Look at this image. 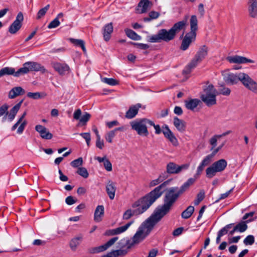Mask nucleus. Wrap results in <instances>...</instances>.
<instances>
[{
    "instance_id": "f257e3e1",
    "label": "nucleus",
    "mask_w": 257,
    "mask_h": 257,
    "mask_svg": "<svg viewBox=\"0 0 257 257\" xmlns=\"http://www.w3.org/2000/svg\"><path fill=\"white\" fill-rule=\"evenodd\" d=\"M171 180L169 179L165 181L146 195L135 201L132 205V208H134V210L139 214L146 211L157 199L162 196L164 192L162 190L163 188L169 185Z\"/></svg>"
},
{
    "instance_id": "f03ea898",
    "label": "nucleus",
    "mask_w": 257,
    "mask_h": 257,
    "mask_svg": "<svg viewBox=\"0 0 257 257\" xmlns=\"http://www.w3.org/2000/svg\"><path fill=\"white\" fill-rule=\"evenodd\" d=\"M171 209V208L164 202L163 204L156 209L154 213L143 222L139 227L146 233V234L149 235L155 225L168 214Z\"/></svg>"
},
{
    "instance_id": "7ed1b4c3",
    "label": "nucleus",
    "mask_w": 257,
    "mask_h": 257,
    "mask_svg": "<svg viewBox=\"0 0 257 257\" xmlns=\"http://www.w3.org/2000/svg\"><path fill=\"white\" fill-rule=\"evenodd\" d=\"M195 180V178H191L179 188L178 187H172L167 189L163 197V202L166 203L172 208L180 196L187 190L190 186L194 184Z\"/></svg>"
},
{
    "instance_id": "20e7f679",
    "label": "nucleus",
    "mask_w": 257,
    "mask_h": 257,
    "mask_svg": "<svg viewBox=\"0 0 257 257\" xmlns=\"http://www.w3.org/2000/svg\"><path fill=\"white\" fill-rule=\"evenodd\" d=\"M208 48L206 46L203 45L200 47L194 58L185 67L183 72L185 74L189 73L192 69L195 68L198 64L200 63L206 58L208 55Z\"/></svg>"
},
{
    "instance_id": "39448f33",
    "label": "nucleus",
    "mask_w": 257,
    "mask_h": 257,
    "mask_svg": "<svg viewBox=\"0 0 257 257\" xmlns=\"http://www.w3.org/2000/svg\"><path fill=\"white\" fill-rule=\"evenodd\" d=\"M218 92L212 84H208L204 88L203 92L200 96L202 101L208 106L216 103V96Z\"/></svg>"
},
{
    "instance_id": "423d86ee",
    "label": "nucleus",
    "mask_w": 257,
    "mask_h": 257,
    "mask_svg": "<svg viewBox=\"0 0 257 257\" xmlns=\"http://www.w3.org/2000/svg\"><path fill=\"white\" fill-rule=\"evenodd\" d=\"M175 37L171 29H162L158 33L148 37V42L151 43H159L161 41L168 42L173 40Z\"/></svg>"
},
{
    "instance_id": "0eeeda50",
    "label": "nucleus",
    "mask_w": 257,
    "mask_h": 257,
    "mask_svg": "<svg viewBox=\"0 0 257 257\" xmlns=\"http://www.w3.org/2000/svg\"><path fill=\"white\" fill-rule=\"evenodd\" d=\"M147 124H153V121L147 118H143L130 122V125L133 130L135 131L139 135L145 137L149 135Z\"/></svg>"
},
{
    "instance_id": "6e6552de",
    "label": "nucleus",
    "mask_w": 257,
    "mask_h": 257,
    "mask_svg": "<svg viewBox=\"0 0 257 257\" xmlns=\"http://www.w3.org/2000/svg\"><path fill=\"white\" fill-rule=\"evenodd\" d=\"M41 71L44 73L46 71V70L44 66L36 62L29 61L25 62L23 67L20 68L17 71L16 76H21L29 73L30 71Z\"/></svg>"
},
{
    "instance_id": "1a4fd4ad",
    "label": "nucleus",
    "mask_w": 257,
    "mask_h": 257,
    "mask_svg": "<svg viewBox=\"0 0 257 257\" xmlns=\"http://www.w3.org/2000/svg\"><path fill=\"white\" fill-rule=\"evenodd\" d=\"M227 165L224 159H220L214 162L206 169V175L208 178H212L216 175V173L222 172Z\"/></svg>"
},
{
    "instance_id": "9d476101",
    "label": "nucleus",
    "mask_w": 257,
    "mask_h": 257,
    "mask_svg": "<svg viewBox=\"0 0 257 257\" xmlns=\"http://www.w3.org/2000/svg\"><path fill=\"white\" fill-rule=\"evenodd\" d=\"M241 82L246 89L257 94V82L248 74L243 73Z\"/></svg>"
},
{
    "instance_id": "9b49d317",
    "label": "nucleus",
    "mask_w": 257,
    "mask_h": 257,
    "mask_svg": "<svg viewBox=\"0 0 257 257\" xmlns=\"http://www.w3.org/2000/svg\"><path fill=\"white\" fill-rule=\"evenodd\" d=\"M244 73H226L224 74V81L229 84H237L239 81H241L243 75Z\"/></svg>"
},
{
    "instance_id": "f8f14e48",
    "label": "nucleus",
    "mask_w": 257,
    "mask_h": 257,
    "mask_svg": "<svg viewBox=\"0 0 257 257\" xmlns=\"http://www.w3.org/2000/svg\"><path fill=\"white\" fill-rule=\"evenodd\" d=\"M23 20L24 16L23 13L21 12L19 13L16 20L9 27V32L12 34H16L21 29Z\"/></svg>"
},
{
    "instance_id": "ddd939ff",
    "label": "nucleus",
    "mask_w": 257,
    "mask_h": 257,
    "mask_svg": "<svg viewBox=\"0 0 257 257\" xmlns=\"http://www.w3.org/2000/svg\"><path fill=\"white\" fill-rule=\"evenodd\" d=\"M189 164H183L181 166L170 162L167 166V172L169 174H178L183 170H186L189 167Z\"/></svg>"
},
{
    "instance_id": "4468645a",
    "label": "nucleus",
    "mask_w": 257,
    "mask_h": 257,
    "mask_svg": "<svg viewBox=\"0 0 257 257\" xmlns=\"http://www.w3.org/2000/svg\"><path fill=\"white\" fill-rule=\"evenodd\" d=\"M118 237H113L105 244L99 246L91 248L90 250V252L91 253H95L106 250L107 248L112 246L118 240Z\"/></svg>"
},
{
    "instance_id": "2eb2a0df",
    "label": "nucleus",
    "mask_w": 257,
    "mask_h": 257,
    "mask_svg": "<svg viewBox=\"0 0 257 257\" xmlns=\"http://www.w3.org/2000/svg\"><path fill=\"white\" fill-rule=\"evenodd\" d=\"M148 235V234H146V233H145L143 230L139 227L136 233L131 240V244H130V247H133L135 244L139 243L142 241Z\"/></svg>"
},
{
    "instance_id": "dca6fc26",
    "label": "nucleus",
    "mask_w": 257,
    "mask_h": 257,
    "mask_svg": "<svg viewBox=\"0 0 257 257\" xmlns=\"http://www.w3.org/2000/svg\"><path fill=\"white\" fill-rule=\"evenodd\" d=\"M196 37V34L189 33H187L182 40L180 48V49L183 51L188 49L191 43L195 40Z\"/></svg>"
},
{
    "instance_id": "f3484780",
    "label": "nucleus",
    "mask_w": 257,
    "mask_h": 257,
    "mask_svg": "<svg viewBox=\"0 0 257 257\" xmlns=\"http://www.w3.org/2000/svg\"><path fill=\"white\" fill-rule=\"evenodd\" d=\"M162 132L164 136L169 140L173 146H177L178 145L179 143L177 138L167 125L165 124L162 126Z\"/></svg>"
},
{
    "instance_id": "a211bd4d",
    "label": "nucleus",
    "mask_w": 257,
    "mask_h": 257,
    "mask_svg": "<svg viewBox=\"0 0 257 257\" xmlns=\"http://www.w3.org/2000/svg\"><path fill=\"white\" fill-rule=\"evenodd\" d=\"M52 66L55 70L61 75H65L69 73L70 68L65 63L53 62L52 63Z\"/></svg>"
},
{
    "instance_id": "6ab92c4d",
    "label": "nucleus",
    "mask_w": 257,
    "mask_h": 257,
    "mask_svg": "<svg viewBox=\"0 0 257 257\" xmlns=\"http://www.w3.org/2000/svg\"><path fill=\"white\" fill-rule=\"evenodd\" d=\"M26 115V112H24L22 116L19 118L17 122L12 126V131H13L15 130L18 126L20 124L17 130V133L19 134H22L23 133L27 123V120L24 119Z\"/></svg>"
},
{
    "instance_id": "aec40b11",
    "label": "nucleus",
    "mask_w": 257,
    "mask_h": 257,
    "mask_svg": "<svg viewBox=\"0 0 257 257\" xmlns=\"http://www.w3.org/2000/svg\"><path fill=\"white\" fill-rule=\"evenodd\" d=\"M226 59L231 63L244 64L254 63V61L250 59L238 55L229 56L226 58Z\"/></svg>"
},
{
    "instance_id": "412c9836",
    "label": "nucleus",
    "mask_w": 257,
    "mask_h": 257,
    "mask_svg": "<svg viewBox=\"0 0 257 257\" xmlns=\"http://www.w3.org/2000/svg\"><path fill=\"white\" fill-rule=\"evenodd\" d=\"M35 130L39 133L40 136L43 139L50 140L53 137V135L43 125L40 124L36 125Z\"/></svg>"
},
{
    "instance_id": "4be33fe9",
    "label": "nucleus",
    "mask_w": 257,
    "mask_h": 257,
    "mask_svg": "<svg viewBox=\"0 0 257 257\" xmlns=\"http://www.w3.org/2000/svg\"><path fill=\"white\" fill-rule=\"evenodd\" d=\"M188 16H185L184 19L175 23L171 28L174 35L180 32L182 30H184L187 26Z\"/></svg>"
},
{
    "instance_id": "5701e85b",
    "label": "nucleus",
    "mask_w": 257,
    "mask_h": 257,
    "mask_svg": "<svg viewBox=\"0 0 257 257\" xmlns=\"http://www.w3.org/2000/svg\"><path fill=\"white\" fill-rule=\"evenodd\" d=\"M152 6V3L149 0H141L136 9L139 14L145 13Z\"/></svg>"
},
{
    "instance_id": "b1692460",
    "label": "nucleus",
    "mask_w": 257,
    "mask_h": 257,
    "mask_svg": "<svg viewBox=\"0 0 257 257\" xmlns=\"http://www.w3.org/2000/svg\"><path fill=\"white\" fill-rule=\"evenodd\" d=\"M116 189L115 183L111 180L108 181L106 185V191L110 199L114 198Z\"/></svg>"
},
{
    "instance_id": "393cba45",
    "label": "nucleus",
    "mask_w": 257,
    "mask_h": 257,
    "mask_svg": "<svg viewBox=\"0 0 257 257\" xmlns=\"http://www.w3.org/2000/svg\"><path fill=\"white\" fill-rule=\"evenodd\" d=\"M142 106L141 104L137 103L136 105L131 106L126 112L125 117L128 119H132L136 116L138 110Z\"/></svg>"
},
{
    "instance_id": "a878e982",
    "label": "nucleus",
    "mask_w": 257,
    "mask_h": 257,
    "mask_svg": "<svg viewBox=\"0 0 257 257\" xmlns=\"http://www.w3.org/2000/svg\"><path fill=\"white\" fill-rule=\"evenodd\" d=\"M248 11L251 17H257V0H248Z\"/></svg>"
},
{
    "instance_id": "bb28decb",
    "label": "nucleus",
    "mask_w": 257,
    "mask_h": 257,
    "mask_svg": "<svg viewBox=\"0 0 257 257\" xmlns=\"http://www.w3.org/2000/svg\"><path fill=\"white\" fill-rule=\"evenodd\" d=\"M200 102V100L197 98L189 99L184 101L185 106L186 108L192 111H193Z\"/></svg>"
},
{
    "instance_id": "cd10ccee",
    "label": "nucleus",
    "mask_w": 257,
    "mask_h": 257,
    "mask_svg": "<svg viewBox=\"0 0 257 257\" xmlns=\"http://www.w3.org/2000/svg\"><path fill=\"white\" fill-rule=\"evenodd\" d=\"M113 26L112 23L105 25L103 28V35L104 40L108 41L110 38L111 33L113 32Z\"/></svg>"
},
{
    "instance_id": "c85d7f7f",
    "label": "nucleus",
    "mask_w": 257,
    "mask_h": 257,
    "mask_svg": "<svg viewBox=\"0 0 257 257\" xmlns=\"http://www.w3.org/2000/svg\"><path fill=\"white\" fill-rule=\"evenodd\" d=\"M25 90L20 86L15 87L12 89L9 93V97L11 99L14 98L19 95L25 94Z\"/></svg>"
},
{
    "instance_id": "c756f323",
    "label": "nucleus",
    "mask_w": 257,
    "mask_h": 257,
    "mask_svg": "<svg viewBox=\"0 0 257 257\" xmlns=\"http://www.w3.org/2000/svg\"><path fill=\"white\" fill-rule=\"evenodd\" d=\"M94 159L98 161L99 163H103V166L107 171L110 172L112 171V164L106 156L103 157H95Z\"/></svg>"
},
{
    "instance_id": "7c9ffc66",
    "label": "nucleus",
    "mask_w": 257,
    "mask_h": 257,
    "mask_svg": "<svg viewBox=\"0 0 257 257\" xmlns=\"http://www.w3.org/2000/svg\"><path fill=\"white\" fill-rule=\"evenodd\" d=\"M173 124L179 132L183 133L185 131V122L178 117L176 116L174 117Z\"/></svg>"
},
{
    "instance_id": "2f4dec72",
    "label": "nucleus",
    "mask_w": 257,
    "mask_h": 257,
    "mask_svg": "<svg viewBox=\"0 0 257 257\" xmlns=\"http://www.w3.org/2000/svg\"><path fill=\"white\" fill-rule=\"evenodd\" d=\"M104 208L103 205H98L95 209L94 214V220L96 222H100L104 215Z\"/></svg>"
},
{
    "instance_id": "473e14b6",
    "label": "nucleus",
    "mask_w": 257,
    "mask_h": 257,
    "mask_svg": "<svg viewBox=\"0 0 257 257\" xmlns=\"http://www.w3.org/2000/svg\"><path fill=\"white\" fill-rule=\"evenodd\" d=\"M23 102V99L21 100L18 104L15 105L10 110V113L7 114L8 115V118L10 121H12L15 116L20 109L21 106Z\"/></svg>"
},
{
    "instance_id": "72a5a7b5",
    "label": "nucleus",
    "mask_w": 257,
    "mask_h": 257,
    "mask_svg": "<svg viewBox=\"0 0 257 257\" xmlns=\"http://www.w3.org/2000/svg\"><path fill=\"white\" fill-rule=\"evenodd\" d=\"M83 236L81 234L77 236L73 237L70 241V247L71 249L75 251L77 246L80 244L81 240H82Z\"/></svg>"
},
{
    "instance_id": "f704fd0d",
    "label": "nucleus",
    "mask_w": 257,
    "mask_h": 257,
    "mask_svg": "<svg viewBox=\"0 0 257 257\" xmlns=\"http://www.w3.org/2000/svg\"><path fill=\"white\" fill-rule=\"evenodd\" d=\"M190 23L191 31L189 33H192L196 35V32L198 29V21L196 16L193 15L191 16L190 20Z\"/></svg>"
},
{
    "instance_id": "c9c22d12",
    "label": "nucleus",
    "mask_w": 257,
    "mask_h": 257,
    "mask_svg": "<svg viewBox=\"0 0 257 257\" xmlns=\"http://www.w3.org/2000/svg\"><path fill=\"white\" fill-rule=\"evenodd\" d=\"M17 71H15L14 68L12 67H6L0 70V77H2L6 75H13L15 77H19L16 76Z\"/></svg>"
},
{
    "instance_id": "e433bc0d",
    "label": "nucleus",
    "mask_w": 257,
    "mask_h": 257,
    "mask_svg": "<svg viewBox=\"0 0 257 257\" xmlns=\"http://www.w3.org/2000/svg\"><path fill=\"white\" fill-rule=\"evenodd\" d=\"M128 250L127 249H119L112 250L108 252V257H118L119 256H124L127 254Z\"/></svg>"
},
{
    "instance_id": "4c0bfd02",
    "label": "nucleus",
    "mask_w": 257,
    "mask_h": 257,
    "mask_svg": "<svg viewBox=\"0 0 257 257\" xmlns=\"http://www.w3.org/2000/svg\"><path fill=\"white\" fill-rule=\"evenodd\" d=\"M130 244H131V239L126 238L121 239L117 243L118 248L120 249H127V250L132 247H130Z\"/></svg>"
},
{
    "instance_id": "58836bf2",
    "label": "nucleus",
    "mask_w": 257,
    "mask_h": 257,
    "mask_svg": "<svg viewBox=\"0 0 257 257\" xmlns=\"http://www.w3.org/2000/svg\"><path fill=\"white\" fill-rule=\"evenodd\" d=\"M125 32L126 36L133 40L139 41L141 40V37L132 30L125 29Z\"/></svg>"
},
{
    "instance_id": "ea45409f",
    "label": "nucleus",
    "mask_w": 257,
    "mask_h": 257,
    "mask_svg": "<svg viewBox=\"0 0 257 257\" xmlns=\"http://www.w3.org/2000/svg\"><path fill=\"white\" fill-rule=\"evenodd\" d=\"M251 219H249L246 220V221H241L236 224L235 227L237 229V231H239L240 232H243L245 231L247 228V225H246V223L251 221Z\"/></svg>"
},
{
    "instance_id": "a19ab883",
    "label": "nucleus",
    "mask_w": 257,
    "mask_h": 257,
    "mask_svg": "<svg viewBox=\"0 0 257 257\" xmlns=\"http://www.w3.org/2000/svg\"><path fill=\"white\" fill-rule=\"evenodd\" d=\"M70 41L74 45L77 46H80L84 53L86 52V50L85 47V43L84 41L81 39H75L73 38H70Z\"/></svg>"
},
{
    "instance_id": "79ce46f5",
    "label": "nucleus",
    "mask_w": 257,
    "mask_h": 257,
    "mask_svg": "<svg viewBox=\"0 0 257 257\" xmlns=\"http://www.w3.org/2000/svg\"><path fill=\"white\" fill-rule=\"evenodd\" d=\"M194 211V207L192 206H188L181 214V216L183 218L188 219L193 214Z\"/></svg>"
},
{
    "instance_id": "37998d69",
    "label": "nucleus",
    "mask_w": 257,
    "mask_h": 257,
    "mask_svg": "<svg viewBox=\"0 0 257 257\" xmlns=\"http://www.w3.org/2000/svg\"><path fill=\"white\" fill-rule=\"evenodd\" d=\"M137 215H139V214L134 209L132 210L131 209H128L124 212L122 216V219L123 220H128L133 216Z\"/></svg>"
},
{
    "instance_id": "c03bdc74",
    "label": "nucleus",
    "mask_w": 257,
    "mask_h": 257,
    "mask_svg": "<svg viewBox=\"0 0 257 257\" xmlns=\"http://www.w3.org/2000/svg\"><path fill=\"white\" fill-rule=\"evenodd\" d=\"M133 223L134 221H131L124 226L115 228L116 234H119L125 231Z\"/></svg>"
},
{
    "instance_id": "a18cd8bd",
    "label": "nucleus",
    "mask_w": 257,
    "mask_h": 257,
    "mask_svg": "<svg viewBox=\"0 0 257 257\" xmlns=\"http://www.w3.org/2000/svg\"><path fill=\"white\" fill-rule=\"evenodd\" d=\"M49 8L50 5H47L44 8L40 9L37 13V19H40L41 18L44 17L45 15L47 12L48 11V10H49Z\"/></svg>"
},
{
    "instance_id": "49530a36",
    "label": "nucleus",
    "mask_w": 257,
    "mask_h": 257,
    "mask_svg": "<svg viewBox=\"0 0 257 257\" xmlns=\"http://www.w3.org/2000/svg\"><path fill=\"white\" fill-rule=\"evenodd\" d=\"M219 138H220L218 135H215L210 139L209 142L210 145L211 146V148L210 149L211 150H212L216 147L217 146V140Z\"/></svg>"
},
{
    "instance_id": "de8ad7c7",
    "label": "nucleus",
    "mask_w": 257,
    "mask_h": 257,
    "mask_svg": "<svg viewBox=\"0 0 257 257\" xmlns=\"http://www.w3.org/2000/svg\"><path fill=\"white\" fill-rule=\"evenodd\" d=\"M77 173L84 178H87L89 175L87 169L84 167L78 168Z\"/></svg>"
},
{
    "instance_id": "09e8293b",
    "label": "nucleus",
    "mask_w": 257,
    "mask_h": 257,
    "mask_svg": "<svg viewBox=\"0 0 257 257\" xmlns=\"http://www.w3.org/2000/svg\"><path fill=\"white\" fill-rule=\"evenodd\" d=\"M205 197V193L203 191H201L197 195L196 199L194 200V204L198 205L201 201L203 200Z\"/></svg>"
},
{
    "instance_id": "8fccbe9b",
    "label": "nucleus",
    "mask_w": 257,
    "mask_h": 257,
    "mask_svg": "<svg viewBox=\"0 0 257 257\" xmlns=\"http://www.w3.org/2000/svg\"><path fill=\"white\" fill-rule=\"evenodd\" d=\"M231 90L229 88L225 87L224 86H221V88L219 89L218 94H221L223 95L228 96L230 95Z\"/></svg>"
},
{
    "instance_id": "3c124183",
    "label": "nucleus",
    "mask_w": 257,
    "mask_h": 257,
    "mask_svg": "<svg viewBox=\"0 0 257 257\" xmlns=\"http://www.w3.org/2000/svg\"><path fill=\"white\" fill-rule=\"evenodd\" d=\"M115 133L113 130L109 131L108 132L105 136V139L106 140L107 142H108L109 143H111L112 142V139L115 137Z\"/></svg>"
},
{
    "instance_id": "603ef678",
    "label": "nucleus",
    "mask_w": 257,
    "mask_h": 257,
    "mask_svg": "<svg viewBox=\"0 0 257 257\" xmlns=\"http://www.w3.org/2000/svg\"><path fill=\"white\" fill-rule=\"evenodd\" d=\"M254 242V237L252 235L247 236L243 240V243L247 245H252Z\"/></svg>"
},
{
    "instance_id": "864d4df0",
    "label": "nucleus",
    "mask_w": 257,
    "mask_h": 257,
    "mask_svg": "<svg viewBox=\"0 0 257 257\" xmlns=\"http://www.w3.org/2000/svg\"><path fill=\"white\" fill-rule=\"evenodd\" d=\"M212 158L213 155H208L203 159L200 163L205 167L211 162Z\"/></svg>"
},
{
    "instance_id": "5fc2aeb1",
    "label": "nucleus",
    "mask_w": 257,
    "mask_h": 257,
    "mask_svg": "<svg viewBox=\"0 0 257 257\" xmlns=\"http://www.w3.org/2000/svg\"><path fill=\"white\" fill-rule=\"evenodd\" d=\"M83 163V159L81 157H80L76 160H73L70 163L71 165L74 168H77L80 166H81Z\"/></svg>"
},
{
    "instance_id": "6e6d98bb",
    "label": "nucleus",
    "mask_w": 257,
    "mask_h": 257,
    "mask_svg": "<svg viewBox=\"0 0 257 257\" xmlns=\"http://www.w3.org/2000/svg\"><path fill=\"white\" fill-rule=\"evenodd\" d=\"M90 114L87 112H85L80 118V122L82 123L83 125H85L86 122L89 120L90 118Z\"/></svg>"
},
{
    "instance_id": "4d7b16f0",
    "label": "nucleus",
    "mask_w": 257,
    "mask_h": 257,
    "mask_svg": "<svg viewBox=\"0 0 257 257\" xmlns=\"http://www.w3.org/2000/svg\"><path fill=\"white\" fill-rule=\"evenodd\" d=\"M130 44L135 46L137 48L142 50H146L149 48V45L147 44L130 42Z\"/></svg>"
},
{
    "instance_id": "13d9d810",
    "label": "nucleus",
    "mask_w": 257,
    "mask_h": 257,
    "mask_svg": "<svg viewBox=\"0 0 257 257\" xmlns=\"http://www.w3.org/2000/svg\"><path fill=\"white\" fill-rule=\"evenodd\" d=\"M103 82L111 86L116 85L118 84L117 81L113 78H104Z\"/></svg>"
},
{
    "instance_id": "bf43d9fd",
    "label": "nucleus",
    "mask_w": 257,
    "mask_h": 257,
    "mask_svg": "<svg viewBox=\"0 0 257 257\" xmlns=\"http://www.w3.org/2000/svg\"><path fill=\"white\" fill-rule=\"evenodd\" d=\"M77 201V199L72 196H69L65 199V202L68 205L74 204L76 203Z\"/></svg>"
},
{
    "instance_id": "052dcab7",
    "label": "nucleus",
    "mask_w": 257,
    "mask_h": 257,
    "mask_svg": "<svg viewBox=\"0 0 257 257\" xmlns=\"http://www.w3.org/2000/svg\"><path fill=\"white\" fill-rule=\"evenodd\" d=\"M80 135L85 140L86 144L89 147L90 146V143L91 141L90 134L89 133H81Z\"/></svg>"
},
{
    "instance_id": "680f3d73",
    "label": "nucleus",
    "mask_w": 257,
    "mask_h": 257,
    "mask_svg": "<svg viewBox=\"0 0 257 257\" xmlns=\"http://www.w3.org/2000/svg\"><path fill=\"white\" fill-rule=\"evenodd\" d=\"M60 24V23L57 19H54L48 25V28L49 29H53L59 26Z\"/></svg>"
},
{
    "instance_id": "e2e57ef3",
    "label": "nucleus",
    "mask_w": 257,
    "mask_h": 257,
    "mask_svg": "<svg viewBox=\"0 0 257 257\" xmlns=\"http://www.w3.org/2000/svg\"><path fill=\"white\" fill-rule=\"evenodd\" d=\"M27 96L34 99H37L41 97V95L39 92H28Z\"/></svg>"
},
{
    "instance_id": "0e129e2a",
    "label": "nucleus",
    "mask_w": 257,
    "mask_h": 257,
    "mask_svg": "<svg viewBox=\"0 0 257 257\" xmlns=\"http://www.w3.org/2000/svg\"><path fill=\"white\" fill-rule=\"evenodd\" d=\"M96 146L100 149H102L104 147L103 141L101 139L100 137L96 138Z\"/></svg>"
},
{
    "instance_id": "69168bd1",
    "label": "nucleus",
    "mask_w": 257,
    "mask_h": 257,
    "mask_svg": "<svg viewBox=\"0 0 257 257\" xmlns=\"http://www.w3.org/2000/svg\"><path fill=\"white\" fill-rule=\"evenodd\" d=\"M162 182V179L161 177H158L157 179L151 181L149 184L150 187L155 186L160 183Z\"/></svg>"
},
{
    "instance_id": "338daca9",
    "label": "nucleus",
    "mask_w": 257,
    "mask_h": 257,
    "mask_svg": "<svg viewBox=\"0 0 257 257\" xmlns=\"http://www.w3.org/2000/svg\"><path fill=\"white\" fill-rule=\"evenodd\" d=\"M8 106L6 104L2 105L0 107V117L3 116L5 113L8 114Z\"/></svg>"
},
{
    "instance_id": "774afa93",
    "label": "nucleus",
    "mask_w": 257,
    "mask_h": 257,
    "mask_svg": "<svg viewBox=\"0 0 257 257\" xmlns=\"http://www.w3.org/2000/svg\"><path fill=\"white\" fill-rule=\"evenodd\" d=\"M204 167H205V166H204L203 165H202V164L201 163L200 164V165L197 168L196 173L194 176V178L196 179L197 178V177L199 176L201 174Z\"/></svg>"
}]
</instances>
